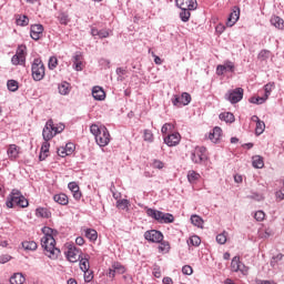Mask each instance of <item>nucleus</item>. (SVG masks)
I'll list each match as a JSON object with an SVG mask.
<instances>
[{
    "label": "nucleus",
    "instance_id": "f257e3e1",
    "mask_svg": "<svg viewBox=\"0 0 284 284\" xmlns=\"http://www.w3.org/2000/svg\"><path fill=\"white\" fill-rule=\"evenodd\" d=\"M42 233L44 234L41 239V245L43 250L47 252V256L49 258H59V254H61V250L57 248V240H54L55 234H58L57 230L51 229L50 226H43Z\"/></svg>",
    "mask_w": 284,
    "mask_h": 284
},
{
    "label": "nucleus",
    "instance_id": "f03ea898",
    "mask_svg": "<svg viewBox=\"0 0 284 284\" xmlns=\"http://www.w3.org/2000/svg\"><path fill=\"white\" fill-rule=\"evenodd\" d=\"M6 205L9 209L14 207V205H17L18 207H28V205H30V202H28V199L23 196L21 191L13 189L7 197Z\"/></svg>",
    "mask_w": 284,
    "mask_h": 284
},
{
    "label": "nucleus",
    "instance_id": "7ed1b4c3",
    "mask_svg": "<svg viewBox=\"0 0 284 284\" xmlns=\"http://www.w3.org/2000/svg\"><path fill=\"white\" fill-rule=\"evenodd\" d=\"M31 74L33 81H43L45 78V65L41 58H36L31 64Z\"/></svg>",
    "mask_w": 284,
    "mask_h": 284
},
{
    "label": "nucleus",
    "instance_id": "20e7f679",
    "mask_svg": "<svg viewBox=\"0 0 284 284\" xmlns=\"http://www.w3.org/2000/svg\"><path fill=\"white\" fill-rule=\"evenodd\" d=\"M207 149L205 146H196L193 151H191V161L197 165L207 161L206 155Z\"/></svg>",
    "mask_w": 284,
    "mask_h": 284
},
{
    "label": "nucleus",
    "instance_id": "39448f33",
    "mask_svg": "<svg viewBox=\"0 0 284 284\" xmlns=\"http://www.w3.org/2000/svg\"><path fill=\"white\" fill-rule=\"evenodd\" d=\"M243 94H244L243 88H236L233 90H229L225 93L224 99L231 102L232 105H234L236 103H240V101H243Z\"/></svg>",
    "mask_w": 284,
    "mask_h": 284
},
{
    "label": "nucleus",
    "instance_id": "423d86ee",
    "mask_svg": "<svg viewBox=\"0 0 284 284\" xmlns=\"http://www.w3.org/2000/svg\"><path fill=\"white\" fill-rule=\"evenodd\" d=\"M171 103L174 108H184V105L192 103V95L187 92H183L181 95L174 94L171 99Z\"/></svg>",
    "mask_w": 284,
    "mask_h": 284
},
{
    "label": "nucleus",
    "instance_id": "0eeeda50",
    "mask_svg": "<svg viewBox=\"0 0 284 284\" xmlns=\"http://www.w3.org/2000/svg\"><path fill=\"white\" fill-rule=\"evenodd\" d=\"M95 143L100 148H105V145L110 144V131H108V128L102 126V132L95 136Z\"/></svg>",
    "mask_w": 284,
    "mask_h": 284
},
{
    "label": "nucleus",
    "instance_id": "6e6552de",
    "mask_svg": "<svg viewBox=\"0 0 284 284\" xmlns=\"http://www.w3.org/2000/svg\"><path fill=\"white\" fill-rule=\"evenodd\" d=\"M144 239L149 243H161L163 241V233L156 230H150L144 232Z\"/></svg>",
    "mask_w": 284,
    "mask_h": 284
},
{
    "label": "nucleus",
    "instance_id": "1a4fd4ad",
    "mask_svg": "<svg viewBox=\"0 0 284 284\" xmlns=\"http://www.w3.org/2000/svg\"><path fill=\"white\" fill-rule=\"evenodd\" d=\"M241 19V8L239 6H235L232 8V12L230 13L227 20H226V26L227 28H232L236 24V21Z\"/></svg>",
    "mask_w": 284,
    "mask_h": 284
},
{
    "label": "nucleus",
    "instance_id": "9d476101",
    "mask_svg": "<svg viewBox=\"0 0 284 284\" xmlns=\"http://www.w3.org/2000/svg\"><path fill=\"white\" fill-rule=\"evenodd\" d=\"M52 130H54V122L52 120H49L42 130L43 141H52V139L54 138V133L52 132Z\"/></svg>",
    "mask_w": 284,
    "mask_h": 284
},
{
    "label": "nucleus",
    "instance_id": "9b49d317",
    "mask_svg": "<svg viewBox=\"0 0 284 284\" xmlns=\"http://www.w3.org/2000/svg\"><path fill=\"white\" fill-rule=\"evenodd\" d=\"M67 258L70 263H77L81 258V250L77 246H70L67 252Z\"/></svg>",
    "mask_w": 284,
    "mask_h": 284
},
{
    "label": "nucleus",
    "instance_id": "f8f14e48",
    "mask_svg": "<svg viewBox=\"0 0 284 284\" xmlns=\"http://www.w3.org/2000/svg\"><path fill=\"white\" fill-rule=\"evenodd\" d=\"M178 8H189L190 10H196L199 8V2L196 0H175Z\"/></svg>",
    "mask_w": 284,
    "mask_h": 284
},
{
    "label": "nucleus",
    "instance_id": "ddd939ff",
    "mask_svg": "<svg viewBox=\"0 0 284 284\" xmlns=\"http://www.w3.org/2000/svg\"><path fill=\"white\" fill-rule=\"evenodd\" d=\"M164 143L169 148H174L179 145V143H181V134H179L178 132L169 134L166 138H164Z\"/></svg>",
    "mask_w": 284,
    "mask_h": 284
},
{
    "label": "nucleus",
    "instance_id": "4468645a",
    "mask_svg": "<svg viewBox=\"0 0 284 284\" xmlns=\"http://www.w3.org/2000/svg\"><path fill=\"white\" fill-rule=\"evenodd\" d=\"M43 34V27L42 24H32L30 28V37L33 41H39Z\"/></svg>",
    "mask_w": 284,
    "mask_h": 284
},
{
    "label": "nucleus",
    "instance_id": "2eb2a0df",
    "mask_svg": "<svg viewBox=\"0 0 284 284\" xmlns=\"http://www.w3.org/2000/svg\"><path fill=\"white\" fill-rule=\"evenodd\" d=\"M223 134V130L221 126L213 128L212 132L209 133V139L212 143H219L221 141V136Z\"/></svg>",
    "mask_w": 284,
    "mask_h": 284
},
{
    "label": "nucleus",
    "instance_id": "dca6fc26",
    "mask_svg": "<svg viewBox=\"0 0 284 284\" xmlns=\"http://www.w3.org/2000/svg\"><path fill=\"white\" fill-rule=\"evenodd\" d=\"M57 20L59 21L60 26H68L70 23V13L68 11L60 10L57 13Z\"/></svg>",
    "mask_w": 284,
    "mask_h": 284
},
{
    "label": "nucleus",
    "instance_id": "f3484780",
    "mask_svg": "<svg viewBox=\"0 0 284 284\" xmlns=\"http://www.w3.org/2000/svg\"><path fill=\"white\" fill-rule=\"evenodd\" d=\"M68 187H69L70 192H72L73 199H75V201H81L82 194H81L79 184H77V182H70L68 184Z\"/></svg>",
    "mask_w": 284,
    "mask_h": 284
},
{
    "label": "nucleus",
    "instance_id": "a211bd4d",
    "mask_svg": "<svg viewBox=\"0 0 284 284\" xmlns=\"http://www.w3.org/2000/svg\"><path fill=\"white\" fill-rule=\"evenodd\" d=\"M92 97L95 101H104L105 100V91L101 87H93Z\"/></svg>",
    "mask_w": 284,
    "mask_h": 284
},
{
    "label": "nucleus",
    "instance_id": "6ab92c4d",
    "mask_svg": "<svg viewBox=\"0 0 284 284\" xmlns=\"http://www.w3.org/2000/svg\"><path fill=\"white\" fill-rule=\"evenodd\" d=\"M10 161L19 159V146L17 144H10L7 151Z\"/></svg>",
    "mask_w": 284,
    "mask_h": 284
},
{
    "label": "nucleus",
    "instance_id": "aec40b11",
    "mask_svg": "<svg viewBox=\"0 0 284 284\" xmlns=\"http://www.w3.org/2000/svg\"><path fill=\"white\" fill-rule=\"evenodd\" d=\"M148 216L151 219H154V221H158V223H161V217L163 216V212L154 209H148L146 210Z\"/></svg>",
    "mask_w": 284,
    "mask_h": 284
},
{
    "label": "nucleus",
    "instance_id": "412c9836",
    "mask_svg": "<svg viewBox=\"0 0 284 284\" xmlns=\"http://www.w3.org/2000/svg\"><path fill=\"white\" fill-rule=\"evenodd\" d=\"M84 236L89 239L92 243L99 239V233L94 229H85Z\"/></svg>",
    "mask_w": 284,
    "mask_h": 284
},
{
    "label": "nucleus",
    "instance_id": "4be33fe9",
    "mask_svg": "<svg viewBox=\"0 0 284 284\" xmlns=\"http://www.w3.org/2000/svg\"><path fill=\"white\" fill-rule=\"evenodd\" d=\"M252 165L256 170H263V168H265V162L263 161V156L261 155L253 156Z\"/></svg>",
    "mask_w": 284,
    "mask_h": 284
},
{
    "label": "nucleus",
    "instance_id": "5701e85b",
    "mask_svg": "<svg viewBox=\"0 0 284 284\" xmlns=\"http://www.w3.org/2000/svg\"><path fill=\"white\" fill-rule=\"evenodd\" d=\"M53 201L59 203V205H68L69 203L68 195L65 193L55 194L53 196Z\"/></svg>",
    "mask_w": 284,
    "mask_h": 284
},
{
    "label": "nucleus",
    "instance_id": "b1692460",
    "mask_svg": "<svg viewBox=\"0 0 284 284\" xmlns=\"http://www.w3.org/2000/svg\"><path fill=\"white\" fill-rule=\"evenodd\" d=\"M271 23H272V26H274L278 30H283L284 29V20L281 17L273 16L271 18Z\"/></svg>",
    "mask_w": 284,
    "mask_h": 284
},
{
    "label": "nucleus",
    "instance_id": "393cba45",
    "mask_svg": "<svg viewBox=\"0 0 284 284\" xmlns=\"http://www.w3.org/2000/svg\"><path fill=\"white\" fill-rule=\"evenodd\" d=\"M180 10H182L180 12V19L181 21H183V23H187V21H190V17H191V13L190 11H192L193 9H190V8H180Z\"/></svg>",
    "mask_w": 284,
    "mask_h": 284
},
{
    "label": "nucleus",
    "instance_id": "a878e982",
    "mask_svg": "<svg viewBox=\"0 0 284 284\" xmlns=\"http://www.w3.org/2000/svg\"><path fill=\"white\" fill-rule=\"evenodd\" d=\"M11 284H23L26 283V277L21 273H16L10 277Z\"/></svg>",
    "mask_w": 284,
    "mask_h": 284
},
{
    "label": "nucleus",
    "instance_id": "bb28decb",
    "mask_svg": "<svg viewBox=\"0 0 284 284\" xmlns=\"http://www.w3.org/2000/svg\"><path fill=\"white\" fill-rule=\"evenodd\" d=\"M58 90L62 97H67V94H70V90H71L70 83L65 81L62 82L61 84H59Z\"/></svg>",
    "mask_w": 284,
    "mask_h": 284
},
{
    "label": "nucleus",
    "instance_id": "cd10ccee",
    "mask_svg": "<svg viewBox=\"0 0 284 284\" xmlns=\"http://www.w3.org/2000/svg\"><path fill=\"white\" fill-rule=\"evenodd\" d=\"M220 120L225 121V123H234V121H235L234 113H232V112L221 113Z\"/></svg>",
    "mask_w": 284,
    "mask_h": 284
},
{
    "label": "nucleus",
    "instance_id": "c85d7f7f",
    "mask_svg": "<svg viewBox=\"0 0 284 284\" xmlns=\"http://www.w3.org/2000/svg\"><path fill=\"white\" fill-rule=\"evenodd\" d=\"M50 212L48 209L44 207H39L36 210V216H38L39 219H50Z\"/></svg>",
    "mask_w": 284,
    "mask_h": 284
},
{
    "label": "nucleus",
    "instance_id": "c756f323",
    "mask_svg": "<svg viewBox=\"0 0 284 284\" xmlns=\"http://www.w3.org/2000/svg\"><path fill=\"white\" fill-rule=\"evenodd\" d=\"M241 270V257L234 256L231 261V271L239 272Z\"/></svg>",
    "mask_w": 284,
    "mask_h": 284
},
{
    "label": "nucleus",
    "instance_id": "7c9ffc66",
    "mask_svg": "<svg viewBox=\"0 0 284 284\" xmlns=\"http://www.w3.org/2000/svg\"><path fill=\"white\" fill-rule=\"evenodd\" d=\"M23 250H28L29 252H34L37 250L38 245L34 241H24L22 242Z\"/></svg>",
    "mask_w": 284,
    "mask_h": 284
},
{
    "label": "nucleus",
    "instance_id": "2f4dec72",
    "mask_svg": "<svg viewBox=\"0 0 284 284\" xmlns=\"http://www.w3.org/2000/svg\"><path fill=\"white\" fill-rule=\"evenodd\" d=\"M170 248H171L170 242L163 241V240L160 242L159 252L161 254H168L170 252Z\"/></svg>",
    "mask_w": 284,
    "mask_h": 284
},
{
    "label": "nucleus",
    "instance_id": "473e14b6",
    "mask_svg": "<svg viewBox=\"0 0 284 284\" xmlns=\"http://www.w3.org/2000/svg\"><path fill=\"white\" fill-rule=\"evenodd\" d=\"M11 63H12V65H26V57H20V55L14 54L11 58Z\"/></svg>",
    "mask_w": 284,
    "mask_h": 284
},
{
    "label": "nucleus",
    "instance_id": "72a5a7b5",
    "mask_svg": "<svg viewBox=\"0 0 284 284\" xmlns=\"http://www.w3.org/2000/svg\"><path fill=\"white\" fill-rule=\"evenodd\" d=\"M201 179V174L196 173V171H189L187 181L189 183H196Z\"/></svg>",
    "mask_w": 284,
    "mask_h": 284
},
{
    "label": "nucleus",
    "instance_id": "f704fd0d",
    "mask_svg": "<svg viewBox=\"0 0 284 284\" xmlns=\"http://www.w3.org/2000/svg\"><path fill=\"white\" fill-rule=\"evenodd\" d=\"M250 103H254L255 105H263L267 101L265 97H252L250 98Z\"/></svg>",
    "mask_w": 284,
    "mask_h": 284
},
{
    "label": "nucleus",
    "instance_id": "c9c22d12",
    "mask_svg": "<svg viewBox=\"0 0 284 284\" xmlns=\"http://www.w3.org/2000/svg\"><path fill=\"white\" fill-rule=\"evenodd\" d=\"M160 223H174V215H172L171 213H162Z\"/></svg>",
    "mask_w": 284,
    "mask_h": 284
},
{
    "label": "nucleus",
    "instance_id": "e433bc0d",
    "mask_svg": "<svg viewBox=\"0 0 284 284\" xmlns=\"http://www.w3.org/2000/svg\"><path fill=\"white\" fill-rule=\"evenodd\" d=\"M7 87L10 92H17L19 90V82L17 80H8Z\"/></svg>",
    "mask_w": 284,
    "mask_h": 284
},
{
    "label": "nucleus",
    "instance_id": "4c0bfd02",
    "mask_svg": "<svg viewBox=\"0 0 284 284\" xmlns=\"http://www.w3.org/2000/svg\"><path fill=\"white\" fill-rule=\"evenodd\" d=\"M191 223L195 225V227H203V219L199 215H192Z\"/></svg>",
    "mask_w": 284,
    "mask_h": 284
},
{
    "label": "nucleus",
    "instance_id": "58836bf2",
    "mask_svg": "<svg viewBox=\"0 0 284 284\" xmlns=\"http://www.w3.org/2000/svg\"><path fill=\"white\" fill-rule=\"evenodd\" d=\"M17 26H21L22 28H24V26H28V23H30V19L28 18V16H19V18H17L16 20Z\"/></svg>",
    "mask_w": 284,
    "mask_h": 284
},
{
    "label": "nucleus",
    "instance_id": "ea45409f",
    "mask_svg": "<svg viewBox=\"0 0 284 284\" xmlns=\"http://www.w3.org/2000/svg\"><path fill=\"white\" fill-rule=\"evenodd\" d=\"M187 245H193V247H199L201 245V237L199 235H193L189 239Z\"/></svg>",
    "mask_w": 284,
    "mask_h": 284
},
{
    "label": "nucleus",
    "instance_id": "a19ab883",
    "mask_svg": "<svg viewBox=\"0 0 284 284\" xmlns=\"http://www.w3.org/2000/svg\"><path fill=\"white\" fill-rule=\"evenodd\" d=\"M263 132H265V122L260 120V122H257L255 126V134L256 136H261Z\"/></svg>",
    "mask_w": 284,
    "mask_h": 284
},
{
    "label": "nucleus",
    "instance_id": "79ce46f5",
    "mask_svg": "<svg viewBox=\"0 0 284 284\" xmlns=\"http://www.w3.org/2000/svg\"><path fill=\"white\" fill-rule=\"evenodd\" d=\"M216 243L225 245L227 243V232H223L216 235Z\"/></svg>",
    "mask_w": 284,
    "mask_h": 284
},
{
    "label": "nucleus",
    "instance_id": "37998d69",
    "mask_svg": "<svg viewBox=\"0 0 284 284\" xmlns=\"http://www.w3.org/2000/svg\"><path fill=\"white\" fill-rule=\"evenodd\" d=\"M222 68H225V72H234L236 70L234 62L230 60H226L224 64H222Z\"/></svg>",
    "mask_w": 284,
    "mask_h": 284
},
{
    "label": "nucleus",
    "instance_id": "c03bdc74",
    "mask_svg": "<svg viewBox=\"0 0 284 284\" xmlns=\"http://www.w3.org/2000/svg\"><path fill=\"white\" fill-rule=\"evenodd\" d=\"M80 270L83 272H90V260L82 258L80 260Z\"/></svg>",
    "mask_w": 284,
    "mask_h": 284
},
{
    "label": "nucleus",
    "instance_id": "a18cd8bd",
    "mask_svg": "<svg viewBox=\"0 0 284 284\" xmlns=\"http://www.w3.org/2000/svg\"><path fill=\"white\" fill-rule=\"evenodd\" d=\"M103 130V126H99L97 124H92L90 126V132L91 134H93L94 139H97V136H99V133H101Z\"/></svg>",
    "mask_w": 284,
    "mask_h": 284
},
{
    "label": "nucleus",
    "instance_id": "49530a36",
    "mask_svg": "<svg viewBox=\"0 0 284 284\" xmlns=\"http://www.w3.org/2000/svg\"><path fill=\"white\" fill-rule=\"evenodd\" d=\"M112 268L115 270V272H118V274H125V266H123L121 263L119 262H114L112 264Z\"/></svg>",
    "mask_w": 284,
    "mask_h": 284
},
{
    "label": "nucleus",
    "instance_id": "de8ad7c7",
    "mask_svg": "<svg viewBox=\"0 0 284 284\" xmlns=\"http://www.w3.org/2000/svg\"><path fill=\"white\" fill-rule=\"evenodd\" d=\"M274 88V83L270 82L264 85V98L270 99V94H272V89Z\"/></svg>",
    "mask_w": 284,
    "mask_h": 284
},
{
    "label": "nucleus",
    "instance_id": "09e8293b",
    "mask_svg": "<svg viewBox=\"0 0 284 284\" xmlns=\"http://www.w3.org/2000/svg\"><path fill=\"white\" fill-rule=\"evenodd\" d=\"M257 59L260 61H267V59H270V51L265 49L260 51V53L257 54Z\"/></svg>",
    "mask_w": 284,
    "mask_h": 284
},
{
    "label": "nucleus",
    "instance_id": "8fccbe9b",
    "mask_svg": "<svg viewBox=\"0 0 284 284\" xmlns=\"http://www.w3.org/2000/svg\"><path fill=\"white\" fill-rule=\"evenodd\" d=\"M129 206H130V201L129 200L123 199V200H119L116 202V207H119L120 210H125Z\"/></svg>",
    "mask_w": 284,
    "mask_h": 284
},
{
    "label": "nucleus",
    "instance_id": "3c124183",
    "mask_svg": "<svg viewBox=\"0 0 284 284\" xmlns=\"http://www.w3.org/2000/svg\"><path fill=\"white\" fill-rule=\"evenodd\" d=\"M63 148L69 156L74 153V150H77V146L72 142L67 143Z\"/></svg>",
    "mask_w": 284,
    "mask_h": 284
},
{
    "label": "nucleus",
    "instance_id": "603ef678",
    "mask_svg": "<svg viewBox=\"0 0 284 284\" xmlns=\"http://www.w3.org/2000/svg\"><path fill=\"white\" fill-rule=\"evenodd\" d=\"M49 70H54L58 65H59V60L57 59V57H51L49 59Z\"/></svg>",
    "mask_w": 284,
    "mask_h": 284
},
{
    "label": "nucleus",
    "instance_id": "864d4df0",
    "mask_svg": "<svg viewBox=\"0 0 284 284\" xmlns=\"http://www.w3.org/2000/svg\"><path fill=\"white\" fill-rule=\"evenodd\" d=\"M152 168H154V170H163V168H165V163L161 160H153Z\"/></svg>",
    "mask_w": 284,
    "mask_h": 284
},
{
    "label": "nucleus",
    "instance_id": "5fc2aeb1",
    "mask_svg": "<svg viewBox=\"0 0 284 284\" xmlns=\"http://www.w3.org/2000/svg\"><path fill=\"white\" fill-rule=\"evenodd\" d=\"M144 141H148L149 143H152L154 141V134L150 130H144Z\"/></svg>",
    "mask_w": 284,
    "mask_h": 284
},
{
    "label": "nucleus",
    "instance_id": "6e6d98bb",
    "mask_svg": "<svg viewBox=\"0 0 284 284\" xmlns=\"http://www.w3.org/2000/svg\"><path fill=\"white\" fill-rule=\"evenodd\" d=\"M193 273H194V270L192 268V266L184 265L182 267V274H184L185 276H192Z\"/></svg>",
    "mask_w": 284,
    "mask_h": 284
},
{
    "label": "nucleus",
    "instance_id": "4d7b16f0",
    "mask_svg": "<svg viewBox=\"0 0 284 284\" xmlns=\"http://www.w3.org/2000/svg\"><path fill=\"white\" fill-rule=\"evenodd\" d=\"M10 261H12V256L9 254H2L0 256V263L1 265H6V263H10Z\"/></svg>",
    "mask_w": 284,
    "mask_h": 284
},
{
    "label": "nucleus",
    "instance_id": "13d9d810",
    "mask_svg": "<svg viewBox=\"0 0 284 284\" xmlns=\"http://www.w3.org/2000/svg\"><path fill=\"white\" fill-rule=\"evenodd\" d=\"M254 219H255V221H258V222L264 221L265 220V212H263V211L255 212L254 213Z\"/></svg>",
    "mask_w": 284,
    "mask_h": 284
},
{
    "label": "nucleus",
    "instance_id": "bf43d9fd",
    "mask_svg": "<svg viewBox=\"0 0 284 284\" xmlns=\"http://www.w3.org/2000/svg\"><path fill=\"white\" fill-rule=\"evenodd\" d=\"M40 152H44V154H48V152H50V141L44 140L40 149Z\"/></svg>",
    "mask_w": 284,
    "mask_h": 284
},
{
    "label": "nucleus",
    "instance_id": "052dcab7",
    "mask_svg": "<svg viewBox=\"0 0 284 284\" xmlns=\"http://www.w3.org/2000/svg\"><path fill=\"white\" fill-rule=\"evenodd\" d=\"M239 272L243 274V276H247V272H250V268L243 264V262H240V268Z\"/></svg>",
    "mask_w": 284,
    "mask_h": 284
},
{
    "label": "nucleus",
    "instance_id": "680f3d73",
    "mask_svg": "<svg viewBox=\"0 0 284 284\" xmlns=\"http://www.w3.org/2000/svg\"><path fill=\"white\" fill-rule=\"evenodd\" d=\"M17 57H26V45H19L16 51Z\"/></svg>",
    "mask_w": 284,
    "mask_h": 284
},
{
    "label": "nucleus",
    "instance_id": "e2e57ef3",
    "mask_svg": "<svg viewBox=\"0 0 284 284\" xmlns=\"http://www.w3.org/2000/svg\"><path fill=\"white\" fill-rule=\"evenodd\" d=\"M83 59V55L81 54V52H77L73 57H72V61L73 64L74 63H81Z\"/></svg>",
    "mask_w": 284,
    "mask_h": 284
},
{
    "label": "nucleus",
    "instance_id": "0e129e2a",
    "mask_svg": "<svg viewBox=\"0 0 284 284\" xmlns=\"http://www.w3.org/2000/svg\"><path fill=\"white\" fill-rule=\"evenodd\" d=\"M98 37L99 39H108V37H110V31L102 29L99 31Z\"/></svg>",
    "mask_w": 284,
    "mask_h": 284
},
{
    "label": "nucleus",
    "instance_id": "69168bd1",
    "mask_svg": "<svg viewBox=\"0 0 284 284\" xmlns=\"http://www.w3.org/2000/svg\"><path fill=\"white\" fill-rule=\"evenodd\" d=\"M172 123H165L163 124L162 129H161V132L162 134H168V132H170V130H172Z\"/></svg>",
    "mask_w": 284,
    "mask_h": 284
},
{
    "label": "nucleus",
    "instance_id": "338daca9",
    "mask_svg": "<svg viewBox=\"0 0 284 284\" xmlns=\"http://www.w3.org/2000/svg\"><path fill=\"white\" fill-rule=\"evenodd\" d=\"M100 65H102L103 68H110V60L105 59V58H101L99 60Z\"/></svg>",
    "mask_w": 284,
    "mask_h": 284
},
{
    "label": "nucleus",
    "instance_id": "774afa93",
    "mask_svg": "<svg viewBox=\"0 0 284 284\" xmlns=\"http://www.w3.org/2000/svg\"><path fill=\"white\" fill-rule=\"evenodd\" d=\"M275 196L278 201H284V189L276 191Z\"/></svg>",
    "mask_w": 284,
    "mask_h": 284
}]
</instances>
